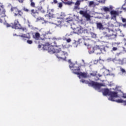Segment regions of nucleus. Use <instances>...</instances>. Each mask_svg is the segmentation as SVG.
<instances>
[{"instance_id":"nucleus-1","label":"nucleus","mask_w":126,"mask_h":126,"mask_svg":"<svg viewBox=\"0 0 126 126\" xmlns=\"http://www.w3.org/2000/svg\"><path fill=\"white\" fill-rule=\"evenodd\" d=\"M53 42L50 43V44L49 43H46L45 45H43V49L45 51H48L49 53L50 54H57V52H59V49L61 47H62V44H59V40L55 38H52Z\"/></svg>"},{"instance_id":"nucleus-2","label":"nucleus","mask_w":126,"mask_h":126,"mask_svg":"<svg viewBox=\"0 0 126 126\" xmlns=\"http://www.w3.org/2000/svg\"><path fill=\"white\" fill-rule=\"evenodd\" d=\"M80 81L82 83H86V84H88L89 86H92V87L95 89V90H100V89H101V87H102V86H104L103 84L99 83L93 81L89 82L88 81H86L84 79H81Z\"/></svg>"},{"instance_id":"nucleus-3","label":"nucleus","mask_w":126,"mask_h":126,"mask_svg":"<svg viewBox=\"0 0 126 126\" xmlns=\"http://www.w3.org/2000/svg\"><path fill=\"white\" fill-rule=\"evenodd\" d=\"M103 94L104 96L109 95V100L110 101H115V98H119L117 92L110 91L108 89H105L103 90Z\"/></svg>"},{"instance_id":"nucleus-4","label":"nucleus","mask_w":126,"mask_h":126,"mask_svg":"<svg viewBox=\"0 0 126 126\" xmlns=\"http://www.w3.org/2000/svg\"><path fill=\"white\" fill-rule=\"evenodd\" d=\"M6 27H11L12 29H16V30H21L22 31H25L26 30V28H22L21 25L19 23V21L18 19H15L14 21V23H12L10 24H6Z\"/></svg>"},{"instance_id":"nucleus-5","label":"nucleus","mask_w":126,"mask_h":126,"mask_svg":"<svg viewBox=\"0 0 126 126\" xmlns=\"http://www.w3.org/2000/svg\"><path fill=\"white\" fill-rule=\"evenodd\" d=\"M79 71H80V68H79V66L74 67V71H73V73H74V74H77V75H78V77L80 79L81 78V77L83 78H87L89 77L88 73L82 72H79Z\"/></svg>"},{"instance_id":"nucleus-6","label":"nucleus","mask_w":126,"mask_h":126,"mask_svg":"<svg viewBox=\"0 0 126 126\" xmlns=\"http://www.w3.org/2000/svg\"><path fill=\"white\" fill-rule=\"evenodd\" d=\"M103 35L104 37L108 38L110 40L116 39L117 38V35L114 34L113 31H110V29H108L105 32H103Z\"/></svg>"},{"instance_id":"nucleus-7","label":"nucleus","mask_w":126,"mask_h":126,"mask_svg":"<svg viewBox=\"0 0 126 126\" xmlns=\"http://www.w3.org/2000/svg\"><path fill=\"white\" fill-rule=\"evenodd\" d=\"M56 56L58 59H61L63 60V61L66 60V57H67V52L65 51H63L61 49V47L58 49V51L56 54Z\"/></svg>"},{"instance_id":"nucleus-8","label":"nucleus","mask_w":126,"mask_h":126,"mask_svg":"<svg viewBox=\"0 0 126 126\" xmlns=\"http://www.w3.org/2000/svg\"><path fill=\"white\" fill-rule=\"evenodd\" d=\"M94 53L96 54V55H99L102 53V51L106 52V47L104 45H96L93 47Z\"/></svg>"},{"instance_id":"nucleus-9","label":"nucleus","mask_w":126,"mask_h":126,"mask_svg":"<svg viewBox=\"0 0 126 126\" xmlns=\"http://www.w3.org/2000/svg\"><path fill=\"white\" fill-rule=\"evenodd\" d=\"M5 17V10L3 9V5L2 4L0 3V22L2 23L3 19Z\"/></svg>"},{"instance_id":"nucleus-10","label":"nucleus","mask_w":126,"mask_h":126,"mask_svg":"<svg viewBox=\"0 0 126 126\" xmlns=\"http://www.w3.org/2000/svg\"><path fill=\"white\" fill-rule=\"evenodd\" d=\"M11 11H12L14 14V16H21L23 15V12L21 10H19L17 7H12Z\"/></svg>"},{"instance_id":"nucleus-11","label":"nucleus","mask_w":126,"mask_h":126,"mask_svg":"<svg viewBox=\"0 0 126 126\" xmlns=\"http://www.w3.org/2000/svg\"><path fill=\"white\" fill-rule=\"evenodd\" d=\"M74 32L76 34H87V33H88V31L83 29L82 27H80L74 29Z\"/></svg>"},{"instance_id":"nucleus-12","label":"nucleus","mask_w":126,"mask_h":126,"mask_svg":"<svg viewBox=\"0 0 126 126\" xmlns=\"http://www.w3.org/2000/svg\"><path fill=\"white\" fill-rule=\"evenodd\" d=\"M79 13L81 15H83L84 17H85L87 20H90L91 16L89 14L87 13V11L80 10Z\"/></svg>"},{"instance_id":"nucleus-13","label":"nucleus","mask_w":126,"mask_h":126,"mask_svg":"<svg viewBox=\"0 0 126 126\" xmlns=\"http://www.w3.org/2000/svg\"><path fill=\"white\" fill-rule=\"evenodd\" d=\"M123 11H115V10H112L110 12V14L111 15H113V18H116L117 16H119L120 13H122Z\"/></svg>"},{"instance_id":"nucleus-14","label":"nucleus","mask_w":126,"mask_h":126,"mask_svg":"<svg viewBox=\"0 0 126 126\" xmlns=\"http://www.w3.org/2000/svg\"><path fill=\"white\" fill-rule=\"evenodd\" d=\"M19 37L23 38L24 41H26L27 39H29L31 38V36L30 35V33H27L26 34H23L19 35Z\"/></svg>"},{"instance_id":"nucleus-15","label":"nucleus","mask_w":126,"mask_h":126,"mask_svg":"<svg viewBox=\"0 0 126 126\" xmlns=\"http://www.w3.org/2000/svg\"><path fill=\"white\" fill-rule=\"evenodd\" d=\"M69 63H70L69 65V67L70 68H72V70H73V71H74V66H78V65L77 64H73V63H71V60H69L68 61Z\"/></svg>"},{"instance_id":"nucleus-16","label":"nucleus","mask_w":126,"mask_h":126,"mask_svg":"<svg viewBox=\"0 0 126 126\" xmlns=\"http://www.w3.org/2000/svg\"><path fill=\"white\" fill-rule=\"evenodd\" d=\"M40 37H41V35L39 32H35L34 34L32 35V37L33 39H35V40H40Z\"/></svg>"},{"instance_id":"nucleus-17","label":"nucleus","mask_w":126,"mask_h":126,"mask_svg":"<svg viewBox=\"0 0 126 126\" xmlns=\"http://www.w3.org/2000/svg\"><path fill=\"white\" fill-rule=\"evenodd\" d=\"M96 27L97 29H99V30H103L104 29L103 24L101 23H96Z\"/></svg>"},{"instance_id":"nucleus-18","label":"nucleus","mask_w":126,"mask_h":126,"mask_svg":"<svg viewBox=\"0 0 126 126\" xmlns=\"http://www.w3.org/2000/svg\"><path fill=\"white\" fill-rule=\"evenodd\" d=\"M31 14L32 15V16H34V17H36V16H35V14L38 15L39 14V12L37 10L35 11L34 9H32L31 11Z\"/></svg>"},{"instance_id":"nucleus-19","label":"nucleus","mask_w":126,"mask_h":126,"mask_svg":"<svg viewBox=\"0 0 126 126\" xmlns=\"http://www.w3.org/2000/svg\"><path fill=\"white\" fill-rule=\"evenodd\" d=\"M52 19V18H50L49 15H45V18L44 19V22L45 23H48V22H50V20Z\"/></svg>"},{"instance_id":"nucleus-20","label":"nucleus","mask_w":126,"mask_h":126,"mask_svg":"<svg viewBox=\"0 0 126 126\" xmlns=\"http://www.w3.org/2000/svg\"><path fill=\"white\" fill-rule=\"evenodd\" d=\"M30 2V6L31 7H36V4L34 0H29Z\"/></svg>"},{"instance_id":"nucleus-21","label":"nucleus","mask_w":126,"mask_h":126,"mask_svg":"<svg viewBox=\"0 0 126 126\" xmlns=\"http://www.w3.org/2000/svg\"><path fill=\"white\" fill-rule=\"evenodd\" d=\"M116 62H117V63L119 64H121V65H123L124 64V59H117L116 60Z\"/></svg>"},{"instance_id":"nucleus-22","label":"nucleus","mask_w":126,"mask_h":126,"mask_svg":"<svg viewBox=\"0 0 126 126\" xmlns=\"http://www.w3.org/2000/svg\"><path fill=\"white\" fill-rule=\"evenodd\" d=\"M114 97V101H112L113 102H116V103H125V100H123L122 99H119L117 100H115Z\"/></svg>"},{"instance_id":"nucleus-23","label":"nucleus","mask_w":126,"mask_h":126,"mask_svg":"<svg viewBox=\"0 0 126 126\" xmlns=\"http://www.w3.org/2000/svg\"><path fill=\"white\" fill-rule=\"evenodd\" d=\"M97 73L98 72H97L96 71H93L92 73H90V75L91 76H96Z\"/></svg>"},{"instance_id":"nucleus-24","label":"nucleus","mask_w":126,"mask_h":126,"mask_svg":"<svg viewBox=\"0 0 126 126\" xmlns=\"http://www.w3.org/2000/svg\"><path fill=\"white\" fill-rule=\"evenodd\" d=\"M64 17H65V15L64 13H62L60 17L59 18V19H62V20H63V19H64Z\"/></svg>"},{"instance_id":"nucleus-25","label":"nucleus","mask_w":126,"mask_h":126,"mask_svg":"<svg viewBox=\"0 0 126 126\" xmlns=\"http://www.w3.org/2000/svg\"><path fill=\"white\" fill-rule=\"evenodd\" d=\"M114 45H115V44L112 45L113 48L111 50V52H114V51H117L118 50V47H115V46H114Z\"/></svg>"},{"instance_id":"nucleus-26","label":"nucleus","mask_w":126,"mask_h":126,"mask_svg":"<svg viewBox=\"0 0 126 126\" xmlns=\"http://www.w3.org/2000/svg\"><path fill=\"white\" fill-rule=\"evenodd\" d=\"M47 15H48V16L50 18H53V17L55 16V15L53 14H52L51 12H49L48 14H47Z\"/></svg>"},{"instance_id":"nucleus-27","label":"nucleus","mask_w":126,"mask_h":126,"mask_svg":"<svg viewBox=\"0 0 126 126\" xmlns=\"http://www.w3.org/2000/svg\"><path fill=\"white\" fill-rule=\"evenodd\" d=\"M103 10L105 12H107L108 11H110V8L109 7H104L103 8Z\"/></svg>"},{"instance_id":"nucleus-28","label":"nucleus","mask_w":126,"mask_h":126,"mask_svg":"<svg viewBox=\"0 0 126 126\" xmlns=\"http://www.w3.org/2000/svg\"><path fill=\"white\" fill-rule=\"evenodd\" d=\"M74 17L76 21H79V16L74 15Z\"/></svg>"},{"instance_id":"nucleus-29","label":"nucleus","mask_w":126,"mask_h":126,"mask_svg":"<svg viewBox=\"0 0 126 126\" xmlns=\"http://www.w3.org/2000/svg\"><path fill=\"white\" fill-rule=\"evenodd\" d=\"M120 70L122 73H126V71L125 69L123 68L122 67H120Z\"/></svg>"},{"instance_id":"nucleus-30","label":"nucleus","mask_w":126,"mask_h":126,"mask_svg":"<svg viewBox=\"0 0 126 126\" xmlns=\"http://www.w3.org/2000/svg\"><path fill=\"white\" fill-rule=\"evenodd\" d=\"M58 25L62 26L63 23V21H58Z\"/></svg>"},{"instance_id":"nucleus-31","label":"nucleus","mask_w":126,"mask_h":126,"mask_svg":"<svg viewBox=\"0 0 126 126\" xmlns=\"http://www.w3.org/2000/svg\"><path fill=\"white\" fill-rule=\"evenodd\" d=\"M23 10H24V11H26V12H29V9H28L25 7H23Z\"/></svg>"},{"instance_id":"nucleus-32","label":"nucleus","mask_w":126,"mask_h":126,"mask_svg":"<svg viewBox=\"0 0 126 126\" xmlns=\"http://www.w3.org/2000/svg\"><path fill=\"white\" fill-rule=\"evenodd\" d=\"M27 43H28V44H29L30 45H31V44H32L33 41L32 40H28L27 41Z\"/></svg>"},{"instance_id":"nucleus-33","label":"nucleus","mask_w":126,"mask_h":126,"mask_svg":"<svg viewBox=\"0 0 126 126\" xmlns=\"http://www.w3.org/2000/svg\"><path fill=\"white\" fill-rule=\"evenodd\" d=\"M58 6L60 8H62V7H63V3L60 2L58 3Z\"/></svg>"},{"instance_id":"nucleus-34","label":"nucleus","mask_w":126,"mask_h":126,"mask_svg":"<svg viewBox=\"0 0 126 126\" xmlns=\"http://www.w3.org/2000/svg\"><path fill=\"white\" fill-rule=\"evenodd\" d=\"M75 5H80V2L79 0H77L75 3Z\"/></svg>"},{"instance_id":"nucleus-35","label":"nucleus","mask_w":126,"mask_h":126,"mask_svg":"<svg viewBox=\"0 0 126 126\" xmlns=\"http://www.w3.org/2000/svg\"><path fill=\"white\" fill-rule=\"evenodd\" d=\"M93 4H94V1H90V2H89L90 6L93 5Z\"/></svg>"},{"instance_id":"nucleus-36","label":"nucleus","mask_w":126,"mask_h":126,"mask_svg":"<svg viewBox=\"0 0 126 126\" xmlns=\"http://www.w3.org/2000/svg\"><path fill=\"white\" fill-rule=\"evenodd\" d=\"M37 19H38L39 20H42V21L45 20H44V18H42L41 17H39V18H38Z\"/></svg>"},{"instance_id":"nucleus-37","label":"nucleus","mask_w":126,"mask_h":126,"mask_svg":"<svg viewBox=\"0 0 126 126\" xmlns=\"http://www.w3.org/2000/svg\"><path fill=\"white\" fill-rule=\"evenodd\" d=\"M99 62V60H95L94 61V64H97V63Z\"/></svg>"},{"instance_id":"nucleus-38","label":"nucleus","mask_w":126,"mask_h":126,"mask_svg":"<svg viewBox=\"0 0 126 126\" xmlns=\"http://www.w3.org/2000/svg\"><path fill=\"white\" fill-rule=\"evenodd\" d=\"M19 2L20 3H23V1H24V0H18Z\"/></svg>"},{"instance_id":"nucleus-39","label":"nucleus","mask_w":126,"mask_h":126,"mask_svg":"<svg viewBox=\"0 0 126 126\" xmlns=\"http://www.w3.org/2000/svg\"><path fill=\"white\" fill-rule=\"evenodd\" d=\"M71 39H70V38H68L67 40H66V42L67 43H70V42H71Z\"/></svg>"},{"instance_id":"nucleus-40","label":"nucleus","mask_w":126,"mask_h":126,"mask_svg":"<svg viewBox=\"0 0 126 126\" xmlns=\"http://www.w3.org/2000/svg\"><path fill=\"white\" fill-rule=\"evenodd\" d=\"M122 97L124 98V99H126V94H124Z\"/></svg>"},{"instance_id":"nucleus-41","label":"nucleus","mask_w":126,"mask_h":126,"mask_svg":"<svg viewBox=\"0 0 126 126\" xmlns=\"http://www.w3.org/2000/svg\"><path fill=\"white\" fill-rule=\"evenodd\" d=\"M54 3H58V1L57 0H54Z\"/></svg>"},{"instance_id":"nucleus-42","label":"nucleus","mask_w":126,"mask_h":126,"mask_svg":"<svg viewBox=\"0 0 126 126\" xmlns=\"http://www.w3.org/2000/svg\"><path fill=\"white\" fill-rule=\"evenodd\" d=\"M97 76H98V77H102V75H101V74H98L97 75Z\"/></svg>"},{"instance_id":"nucleus-43","label":"nucleus","mask_w":126,"mask_h":126,"mask_svg":"<svg viewBox=\"0 0 126 126\" xmlns=\"http://www.w3.org/2000/svg\"><path fill=\"white\" fill-rule=\"evenodd\" d=\"M123 10H124V11H126V8H124V7H122Z\"/></svg>"},{"instance_id":"nucleus-44","label":"nucleus","mask_w":126,"mask_h":126,"mask_svg":"<svg viewBox=\"0 0 126 126\" xmlns=\"http://www.w3.org/2000/svg\"><path fill=\"white\" fill-rule=\"evenodd\" d=\"M74 8H75V9H77V8H78V6H75L74 7Z\"/></svg>"},{"instance_id":"nucleus-45","label":"nucleus","mask_w":126,"mask_h":126,"mask_svg":"<svg viewBox=\"0 0 126 126\" xmlns=\"http://www.w3.org/2000/svg\"><path fill=\"white\" fill-rule=\"evenodd\" d=\"M124 27H126V23L123 25Z\"/></svg>"},{"instance_id":"nucleus-46","label":"nucleus","mask_w":126,"mask_h":126,"mask_svg":"<svg viewBox=\"0 0 126 126\" xmlns=\"http://www.w3.org/2000/svg\"><path fill=\"white\" fill-rule=\"evenodd\" d=\"M124 105V106H126V101H125Z\"/></svg>"},{"instance_id":"nucleus-47","label":"nucleus","mask_w":126,"mask_h":126,"mask_svg":"<svg viewBox=\"0 0 126 126\" xmlns=\"http://www.w3.org/2000/svg\"><path fill=\"white\" fill-rule=\"evenodd\" d=\"M69 21H72V20H68V21H67V22H69Z\"/></svg>"},{"instance_id":"nucleus-48","label":"nucleus","mask_w":126,"mask_h":126,"mask_svg":"<svg viewBox=\"0 0 126 126\" xmlns=\"http://www.w3.org/2000/svg\"><path fill=\"white\" fill-rule=\"evenodd\" d=\"M38 48H41V45H38Z\"/></svg>"},{"instance_id":"nucleus-49","label":"nucleus","mask_w":126,"mask_h":126,"mask_svg":"<svg viewBox=\"0 0 126 126\" xmlns=\"http://www.w3.org/2000/svg\"><path fill=\"white\" fill-rule=\"evenodd\" d=\"M123 5H126V3H124V4H123Z\"/></svg>"},{"instance_id":"nucleus-50","label":"nucleus","mask_w":126,"mask_h":126,"mask_svg":"<svg viewBox=\"0 0 126 126\" xmlns=\"http://www.w3.org/2000/svg\"><path fill=\"white\" fill-rule=\"evenodd\" d=\"M125 2H126V0H125Z\"/></svg>"},{"instance_id":"nucleus-51","label":"nucleus","mask_w":126,"mask_h":126,"mask_svg":"<svg viewBox=\"0 0 126 126\" xmlns=\"http://www.w3.org/2000/svg\"><path fill=\"white\" fill-rule=\"evenodd\" d=\"M85 45L86 46V44L85 43Z\"/></svg>"}]
</instances>
